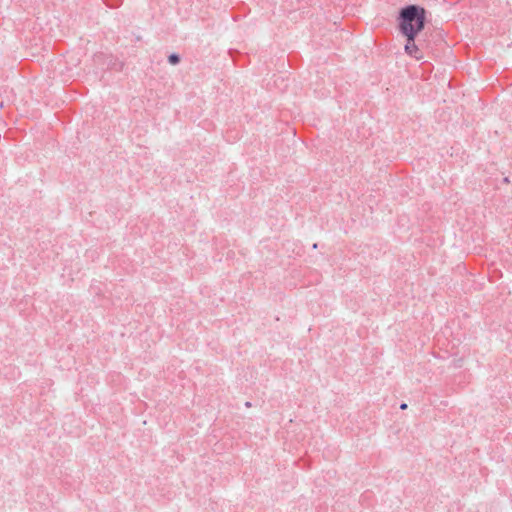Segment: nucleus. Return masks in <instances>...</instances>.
<instances>
[{
	"label": "nucleus",
	"instance_id": "nucleus-3",
	"mask_svg": "<svg viewBox=\"0 0 512 512\" xmlns=\"http://www.w3.org/2000/svg\"><path fill=\"white\" fill-rule=\"evenodd\" d=\"M181 61V57L179 54L177 53H171L169 56H168V62L171 64V65H177L179 64Z\"/></svg>",
	"mask_w": 512,
	"mask_h": 512
},
{
	"label": "nucleus",
	"instance_id": "nucleus-2",
	"mask_svg": "<svg viewBox=\"0 0 512 512\" xmlns=\"http://www.w3.org/2000/svg\"><path fill=\"white\" fill-rule=\"evenodd\" d=\"M418 35L419 34L403 35L406 38L404 50L409 56L414 57L417 60H420L424 56L421 51L420 44L416 43V38Z\"/></svg>",
	"mask_w": 512,
	"mask_h": 512
},
{
	"label": "nucleus",
	"instance_id": "nucleus-1",
	"mask_svg": "<svg viewBox=\"0 0 512 512\" xmlns=\"http://www.w3.org/2000/svg\"><path fill=\"white\" fill-rule=\"evenodd\" d=\"M428 11L417 4L402 7L397 16V27L401 35L419 34L425 28Z\"/></svg>",
	"mask_w": 512,
	"mask_h": 512
},
{
	"label": "nucleus",
	"instance_id": "nucleus-6",
	"mask_svg": "<svg viewBox=\"0 0 512 512\" xmlns=\"http://www.w3.org/2000/svg\"><path fill=\"white\" fill-rule=\"evenodd\" d=\"M122 67H123V63H120V64H119V68H118V70H121V69H122Z\"/></svg>",
	"mask_w": 512,
	"mask_h": 512
},
{
	"label": "nucleus",
	"instance_id": "nucleus-4",
	"mask_svg": "<svg viewBox=\"0 0 512 512\" xmlns=\"http://www.w3.org/2000/svg\"><path fill=\"white\" fill-rule=\"evenodd\" d=\"M406 408H407V404H406V403H402V404L400 405V409H401V410H405Z\"/></svg>",
	"mask_w": 512,
	"mask_h": 512
},
{
	"label": "nucleus",
	"instance_id": "nucleus-5",
	"mask_svg": "<svg viewBox=\"0 0 512 512\" xmlns=\"http://www.w3.org/2000/svg\"><path fill=\"white\" fill-rule=\"evenodd\" d=\"M245 406H246V407H251V403L247 401V402L245 403Z\"/></svg>",
	"mask_w": 512,
	"mask_h": 512
}]
</instances>
